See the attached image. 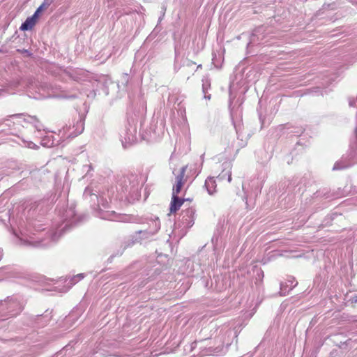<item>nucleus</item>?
<instances>
[{
	"instance_id": "f257e3e1",
	"label": "nucleus",
	"mask_w": 357,
	"mask_h": 357,
	"mask_svg": "<svg viewBox=\"0 0 357 357\" xmlns=\"http://www.w3.org/2000/svg\"><path fill=\"white\" fill-rule=\"evenodd\" d=\"M165 121L160 113H153L147 119L144 113H130L125 129L120 135L122 146L128 148L140 139L153 142L164 134Z\"/></svg>"
},
{
	"instance_id": "f03ea898",
	"label": "nucleus",
	"mask_w": 357,
	"mask_h": 357,
	"mask_svg": "<svg viewBox=\"0 0 357 357\" xmlns=\"http://www.w3.org/2000/svg\"><path fill=\"white\" fill-rule=\"evenodd\" d=\"M84 197L86 199L89 198L90 202H98V211L97 212V215L102 219L122 222H137L132 216L116 213L114 211H105L104 209H106L109 205L107 199L103 197H98L96 194L91 193L88 188L85 189Z\"/></svg>"
},
{
	"instance_id": "7ed1b4c3",
	"label": "nucleus",
	"mask_w": 357,
	"mask_h": 357,
	"mask_svg": "<svg viewBox=\"0 0 357 357\" xmlns=\"http://www.w3.org/2000/svg\"><path fill=\"white\" fill-rule=\"evenodd\" d=\"M199 344V349L201 356H212L221 353L224 348L225 341L222 336L218 335L213 340L204 339L195 341L190 345V350L193 351Z\"/></svg>"
},
{
	"instance_id": "20e7f679",
	"label": "nucleus",
	"mask_w": 357,
	"mask_h": 357,
	"mask_svg": "<svg viewBox=\"0 0 357 357\" xmlns=\"http://www.w3.org/2000/svg\"><path fill=\"white\" fill-rule=\"evenodd\" d=\"M85 113H77L68 125L59 130V135L64 140L68 138H74L83 132L84 130Z\"/></svg>"
},
{
	"instance_id": "39448f33",
	"label": "nucleus",
	"mask_w": 357,
	"mask_h": 357,
	"mask_svg": "<svg viewBox=\"0 0 357 357\" xmlns=\"http://www.w3.org/2000/svg\"><path fill=\"white\" fill-rule=\"evenodd\" d=\"M195 210L193 208H189L183 211L181 213V219L180 220L181 227L189 229L195 223Z\"/></svg>"
},
{
	"instance_id": "423d86ee",
	"label": "nucleus",
	"mask_w": 357,
	"mask_h": 357,
	"mask_svg": "<svg viewBox=\"0 0 357 357\" xmlns=\"http://www.w3.org/2000/svg\"><path fill=\"white\" fill-rule=\"evenodd\" d=\"M149 225V229L144 230H139L137 231V235L135 236L136 241L140 240V238H138L137 236L141 234H149V235H154L156 234L158 230L160 229V223L158 218H155L154 219L149 220L148 222Z\"/></svg>"
},
{
	"instance_id": "0eeeda50",
	"label": "nucleus",
	"mask_w": 357,
	"mask_h": 357,
	"mask_svg": "<svg viewBox=\"0 0 357 357\" xmlns=\"http://www.w3.org/2000/svg\"><path fill=\"white\" fill-rule=\"evenodd\" d=\"M187 169V166H183L180 169L179 173L176 176V183L173 186L172 195H178L183 186L185 179V174Z\"/></svg>"
},
{
	"instance_id": "6e6552de",
	"label": "nucleus",
	"mask_w": 357,
	"mask_h": 357,
	"mask_svg": "<svg viewBox=\"0 0 357 357\" xmlns=\"http://www.w3.org/2000/svg\"><path fill=\"white\" fill-rule=\"evenodd\" d=\"M8 310L10 316H15L22 310L23 305L17 298H10L7 301Z\"/></svg>"
},
{
	"instance_id": "1a4fd4ad",
	"label": "nucleus",
	"mask_w": 357,
	"mask_h": 357,
	"mask_svg": "<svg viewBox=\"0 0 357 357\" xmlns=\"http://www.w3.org/2000/svg\"><path fill=\"white\" fill-rule=\"evenodd\" d=\"M222 171L217 176L218 181H223L225 178H227L229 183L231 181V163L230 162H225L222 165Z\"/></svg>"
},
{
	"instance_id": "9d476101",
	"label": "nucleus",
	"mask_w": 357,
	"mask_h": 357,
	"mask_svg": "<svg viewBox=\"0 0 357 357\" xmlns=\"http://www.w3.org/2000/svg\"><path fill=\"white\" fill-rule=\"evenodd\" d=\"M124 183L126 190L130 189L133 191L138 190V181L135 175H130L125 178Z\"/></svg>"
},
{
	"instance_id": "9b49d317",
	"label": "nucleus",
	"mask_w": 357,
	"mask_h": 357,
	"mask_svg": "<svg viewBox=\"0 0 357 357\" xmlns=\"http://www.w3.org/2000/svg\"><path fill=\"white\" fill-rule=\"evenodd\" d=\"M184 201V199L179 198L178 195H172V202L170 204V212H176L180 208L181 205L183 204Z\"/></svg>"
},
{
	"instance_id": "f8f14e48",
	"label": "nucleus",
	"mask_w": 357,
	"mask_h": 357,
	"mask_svg": "<svg viewBox=\"0 0 357 357\" xmlns=\"http://www.w3.org/2000/svg\"><path fill=\"white\" fill-rule=\"evenodd\" d=\"M59 236H57L56 233H54L51 235V239L48 241H31L30 242V245L35 247H47L49 246L52 241H56L59 238Z\"/></svg>"
},
{
	"instance_id": "ddd939ff",
	"label": "nucleus",
	"mask_w": 357,
	"mask_h": 357,
	"mask_svg": "<svg viewBox=\"0 0 357 357\" xmlns=\"http://www.w3.org/2000/svg\"><path fill=\"white\" fill-rule=\"evenodd\" d=\"M38 16H34V15L31 17H28L24 23L22 24L20 26V29L22 31H27L30 30L33 28V26L35 25L36 23V17Z\"/></svg>"
},
{
	"instance_id": "4468645a",
	"label": "nucleus",
	"mask_w": 357,
	"mask_h": 357,
	"mask_svg": "<svg viewBox=\"0 0 357 357\" xmlns=\"http://www.w3.org/2000/svg\"><path fill=\"white\" fill-rule=\"evenodd\" d=\"M204 185L209 195H213L214 192H215L216 182L213 178H208L205 181Z\"/></svg>"
},
{
	"instance_id": "2eb2a0df",
	"label": "nucleus",
	"mask_w": 357,
	"mask_h": 357,
	"mask_svg": "<svg viewBox=\"0 0 357 357\" xmlns=\"http://www.w3.org/2000/svg\"><path fill=\"white\" fill-rule=\"evenodd\" d=\"M75 216V209L72 207L67 208L61 215L63 220L68 221L70 223L74 222L73 220Z\"/></svg>"
},
{
	"instance_id": "dca6fc26",
	"label": "nucleus",
	"mask_w": 357,
	"mask_h": 357,
	"mask_svg": "<svg viewBox=\"0 0 357 357\" xmlns=\"http://www.w3.org/2000/svg\"><path fill=\"white\" fill-rule=\"evenodd\" d=\"M259 119L261 123V128L266 127L270 124L273 119L272 113H259Z\"/></svg>"
},
{
	"instance_id": "f3484780",
	"label": "nucleus",
	"mask_w": 357,
	"mask_h": 357,
	"mask_svg": "<svg viewBox=\"0 0 357 357\" xmlns=\"http://www.w3.org/2000/svg\"><path fill=\"white\" fill-rule=\"evenodd\" d=\"M28 121H29V122H30L34 126V128L38 132H40L42 130L45 131V132H47L46 130V129L44 128V126L38 119H36L35 117H33V116H29V120Z\"/></svg>"
},
{
	"instance_id": "a211bd4d",
	"label": "nucleus",
	"mask_w": 357,
	"mask_h": 357,
	"mask_svg": "<svg viewBox=\"0 0 357 357\" xmlns=\"http://www.w3.org/2000/svg\"><path fill=\"white\" fill-rule=\"evenodd\" d=\"M210 87H211L210 80L207 77L203 79H202V91L204 94V98L208 99V100H210V98H211V95L207 94L208 90L210 89Z\"/></svg>"
},
{
	"instance_id": "6ab92c4d",
	"label": "nucleus",
	"mask_w": 357,
	"mask_h": 357,
	"mask_svg": "<svg viewBox=\"0 0 357 357\" xmlns=\"http://www.w3.org/2000/svg\"><path fill=\"white\" fill-rule=\"evenodd\" d=\"M84 275L83 273H79L76 275H74L73 277L70 278V280L68 281V280L66 281L67 284H70L69 287H71L72 286L75 284L77 282L82 280L84 278Z\"/></svg>"
},
{
	"instance_id": "aec40b11",
	"label": "nucleus",
	"mask_w": 357,
	"mask_h": 357,
	"mask_svg": "<svg viewBox=\"0 0 357 357\" xmlns=\"http://www.w3.org/2000/svg\"><path fill=\"white\" fill-rule=\"evenodd\" d=\"M84 275L83 273H79L76 275H74L73 277L70 278V280L68 281V280L66 281L67 284H70L69 287H71L72 286L75 284L77 282L82 280L84 278Z\"/></svg>"
},
{
	"instance_id": "412c9836",
	"label": "nucleus",
	"mask_w": 357,
	"mask_h": 357,
	"mask_svg": "<svg viewBox=\"0 0 357 357\" xmlns=\"http://www.w3.org/2000/svg\"><path fill=\"white\" fill-rule=\"evenodd\" d=\"M51 0H45L44 2L38 8L34 13V16H38L44 10L47 9L51 4Z\"/></svg>"
},
{
	"instance_id": "4be33fe9",
	"label": "nucleus",
	"mask_w": 357,
	"mask_h": 357,
	"mask_svg": "<svg viewBox=\"0 0 357 357\" xmlns=\"http://www.w3.org/2000/svg\"><path fill=\"white\" fill-rule=\"evenodd\" d=\"M349 163H343L342 161L336 162L333 167V170H340L349 167Z\"/></svg>"
},
{
	"instance_id": "5701e85b",
	"label": "nucleus",
	"mask_w": 357,
	"mask_h": 357,
	"mask_svg": "<svg viewBox=\"0 0 357 357\" xmlns=\"http://www.w3.org/2000/svg\"><path fill=\"white\" fill-rule=\"evenodd\" d=\"M137 235V232L135 233V234L132 236V243H135L136 242H139L141 241L143 239H146V238H150L151 236H152L153 235H147V234H141L137 236L138 238H140L141 239L140 240H138V241H136L135 239V236Z\"/></svg>"
},
{
	"instance_id": "b1692460",
	"label": "nucleus",
	"mask_w": 357,
	"mask_h": 357,
	"mask_svg": "<svg viewBox=\"0 0 357 357\" xmlns=\"http://www.w3.org/2000/svg\"><path fill=\"white\" fill-rule=\"evenodd\" d=\"M22 146H24L30 149H35L37 146L34 143H33L31 141H22Z\"/></svg>"
},
{
	"instance_id": "393cba45",
	"label": "nucleus",
	"mask_w": 357,
	"mask_h": 357,
	"mask_svg": "<svg viewBox=\"0 0 357 357\" xmlns=\"http://www.w3.org/2000/svg\"><path fill=\"white\" fill-rule=\"evenodd\" d=\"M91 170H93V167H92L91 165H86L83 166V172H84V171L86 172L85 176H86L89 173V172Z\"/></svg>"
},
{
	"instance_id": "a878e982",
	"label": "nucleus",
	"mask_w": 357,
	"mask_h": 357,
	"mask_svg": "<svg viewBox=\"0 0 357 357\" xmlns=\"http://www.w3.org/2000/svg\"><path fill=\"white\" fill-rule=\"evenodd\" d=\"M350 301L352 303H357V295H355L354 296H352L351 298H350Z\"/></svg>"
},
{
	"instance_id": "bb28decb",
	"label": "nucleus",
	"mask_w": 357,
	"mask_h": 357,
	"mask_svg": "<svg viewBox=\"0 0 357 357\" xmlns=\"http://www.w3.org/2000/svg\"><path fill=\"white\" fill-rule=\"evenodd\" d=\"M257 275H259V277H263L264 276V273L261 270H259L257 273Z\"/></svg>"
},
{
	"instance_id": "cd10ccee",
	"label": "nucleus",
	"mask_w": 357,
	"mask_h": 357,
	"mask_svg": "<svg viewBox=\"0 0 357 357\" xmlns=\"http://www.w3.org/2000/svg\"><path fill=\"white\" fill-rule=\"evenodd\" d=\"M42 144H43V146H47V143H45V142H42ZM53 144H54V142H52L51 143V144L48 145V146H52Z\"/></svg>"
},
{
	"instance_id": "c85d7f7f",
	"label": "nucleus",
	"mask_w": 357,
	"mask_h": 357,
	"mask_svg": "<svg viewBox=\"0 0 357 357\" xmlns=\"http://www.w3.org/2000/svg\"><path fill=\"white\" fill-rule=\"evenodd\" d=\"M244 199H245V204L248 206V196H245Z\"/></svg>"
},
{
	"instance_id": "c756f323",
	"label": "nucleus",
	"mask_w": 357,
	"mask_h": 357,
	"mask_svg": "<svg viewBox=\"0 0 357 357\" xmlns=\"http://www.w3.org/2000/svg\"><path fill=\"white\" fill-rule=\"evenodd\" d=\"M3 256L2 250H0V260L1 259Z\"/></svg>"
},
{
	"instance_id": "7c9ffc66",
	"label": "nucleus",
	"mask_w": 357,
	"mask_h": 357,
	"mask_svg": "<svg viewBox=\"0 0 357 357\" xmlns=\"http://www.w3.org/2000/svg\"><path fill=\"white\" fill-rule=\"evenodd\" d=\"M296 285H297V282H296L295 284H291V287H295Z\"/></svg>"
},
{
	"instance_id": "2f4dec72",
	"label": "nucleus",
	"mask_w": 357,
	"mask_h": 357,
	"mask_svg": "<svg viewBox=\"0 0 357 357\" xmlns=\"http://www.w3.org/2000/svg\"><path fill=\"white\" fill-rule=\"evenodd\" d=\"M202 68V65H199V66H197V68Z\"/></svg>"
}]
</instances>
